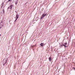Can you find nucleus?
Listing matches in <instances>:
<instances>
[{
	"mask_svg": "<svg viewBox=\"0 0 75 75\" xmlns=\"http://www.w3.org/2000/svg\"><path fill=\"white\" fill-rule=\"evenodd\" d=\"M13 5H11L8 8H8H9L10 10H11L12 9V8L13 7Z\"/></svg>",
	"mask_w": 75,
	"mask_h": 75,
	"instance_id": "f257e3e1",
	"label": "nucleus"
},
{
	"mask_svg": "<svg viewBox=\"0 0 75 75\" xmlns=\"http://www.w3.org/2000/svg\"><path fill=\"white\" fill-rule=\"evenodd\" d=\"M44 15H42V16L41 17V18H40V20H42V18H44Z\"/></svg>",
	"mask_w": 75,
	"mask_h": 75,
	"instance_id": "f03ea898",
	"label": "nucleus"
},
{
	"mask_svg": "<svg viewBox=\"0 0 75 75\" xmlns=\"http://www.w3.org/2000/svg\"><path fill=\"white\" fill-rule=\"evenodd\" d=\"M16 18H19V17H20V15H19L18 14H16Z\"/></svg>",
	"mask_w": 75,
	"mask_h": 75,
	"instance_id": "7ed1b4c3",
	"label": "nucleus"
},
{
	"mask_svg": "<svg viewBox=\"0 0 75 75\" xmlns=\"http://www.w3.org/2000/svg\"><path fill=\"white\" fill-rule=\"evenodd\" d=\"M3 27V25H0V29H1Z\"/></svg>",
	"mask_w": 75,
	"mask_h": 75,
	"instance_id": "20e7f679",
	"label": "nucleus"
},
{
	"mask_svg": "<svg viewBox=\"0 0 75 75\" xmlns=\"http://www.w3.org/2000/svg\"><path fill=\"white\" fill-rule=\"evenodd\" d=\"M40 45L41 47H42L44 45V44L43 43H41L40 44Z\"/></svg>",
	"mask_w": 75,
	"mask_h": 75,
	"instance_id": "39448f33",
	"label": "nucleus"
},
{
	"mask_svg": "<svg viewBox=\"0 0 75 75\" xmlns=\"http://www.w3.org/2000/svg\"><path fill=\"white\" fill-rule=\"evenodd\" d=\"M49 61H51V58L50 57L49 58Z\"/></svg>",
	"mask_w": 75,
	"mask_h": 75,
	"instance_id": "423d86ee",
	"label": "nucleus"
},
{
	"mask_svg": "<svg viewBox=\"0 0 75 75\" xmlns=\"http://www.w3.org/2000/svg\"><path fill=\"white\" fill-rule=\"evenodd\" d=\"M43 15H44V17H45V16H47V14H43Z\"/></svg>",
	"mask_w": 75,
	"mask_h": 75,
	"instance_id": "0eeeda50",
	"label": "nucleus"
},
{
	"mask_svg": "<svg viewBox=\"0 0 75 75\" xmlns=\"http://www.w3.org/2000/svg\"><path fill=\"white\" fill-rule=\"evenodd\" d=\"M64 44H65V45H67V43H64Z\"/></svg>",
	"mask_w": 75,
	"mask_h": 75,
	"instance_id": "6e6552de",
	"label": "nucleus"
},
{
	"mask_svg": "<svg viewBox=\"0 0 75 75\" xmlns=\"http://www.w3.org/2000/svg\"><path fill=\"white\" fill-rule=\"evenodd\" d=\"M17 19H18V18H16V21H17Z\"/></svg>",
	"mask_w": 75,
	"mask_h": 75,
	"instance_id": "1a4fd4ad",
	"label": "nucleus"
},
{
	"mask_svg": "<svg viewBox=\"0 0 75 75\" xmlns=\"http://www.w3.org/2000/svg\"><path fill=\"white\" fill-rule=\"evenodd\" d=\"M10 0H8V1H10Z\"/></svg>",
	"mask_w": 75,
	"mask_h": 75,
	"instance_id": "9d476101",
	"label": "nucleus"
},
{
	"mask_svg": "<svg viewBox=\"0 0 75 75\" xmlns=\"http://www.w3.org/2000/svg\"><path fill=\"white\" fill-rule=\"evenodd\" d=\"M63 45V46H65V45Z\"/></svg>",
	"mask_w": 75,
	"mask_h": 75,
	"instance_id": "9b49d317",
	"label": "nucleus"
},
{
	"mask_svg": "<svg viewBox=\"0 0 75 75\" xmlns=\"http://www.w3.org/2000/svg\"><path fill=\"white\" fill-rule=\"evenodd\" d=\"M64 47H66V46H65V45H64Z\"/></svg>",
	"mask_w": 75,
	"mask_h": 75,
	"instance_id": "f8f14e48",
	"label": "nucleus"
},
{
	"mask_svg": "<svg viewBox=\"0 0 75 75\" xmlns=\"http://www.w3.org/2000/svg\"><path fill=\"white\" fill-rule=\"evenodd\" d=\"M16 20H15L14 22H16Z\"/></svg>",
	"mask_w": 75,
	"mask_h": 75,
	"instance_id": "ddd939ff",
	"label": "nucleus"
},
{
	"mask_svg": "<svg viewBox=\"0 0 75 75\" xmlns=\"http://www.w3.org/2000/svg\"><path fill=\"white\" fill-rule=\"evenodd\" d=\"M74 69H75V68H74Z\"/></svg>",
	"mask_w": 75,
	"mask_h": 75,
	"instance_id": "4468645a",
	"label": "nucleus"
},
{
	"mask_svg": "<svg viewBox=\"0 0 75 75\" xmlns=\"http://www.w3.org/2000/svg\"><path fill=\"white\" fill-rule=\"evenodd\" d=\"M16 5L17 4H16Z\"/></svg>",
	"mask_w": 75,
	"mask_h": 75,
	"instance_id": "2eb2a0df",
	"label": "nucleus"
},
{
	"mask_svg": "<svg viewBox=\"0 0 75 75\" xmlns=\"http://www.w3.org/2000/svg\"><path fill=\"white\" fill-rule=\"evenodd\" d=\"M0 36H1V35H0Z\"/></svg>",
	"mask_w": 75,
	"mask_h": 75,
	"instance_id": "dca6fc26",
	"label": "nucleus"
}]
</instances>
